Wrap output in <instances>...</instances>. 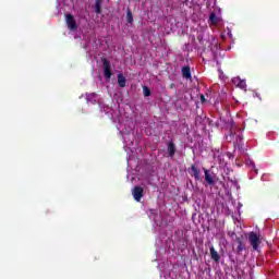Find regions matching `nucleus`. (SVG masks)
<instances>
[{"label":"nucleus","mask_w":279,"mask_h":279,"mask_svg":"<svg viewBox=\"0 0 279 279\" xmlns=\"http://www.w3.org/2000/svg\"><path fill=\"white\" fill-rule=\"evenodd\" d=\"M248 243L253 247L254 252H258L263 241L260 240V235L258 233L252 231L248 233Z\"/></svg>","instance_id":"obj_1"},{"label":"nucleus","mask_w":279,"mask_h":279,"mask_svg":"<svg viewBox=\"0 0 279 279\" xmlns=\"http://www.w3.org/2000/svg\"><path fill=\"white\" fill-rule=\"evenodd\" d=\"M100 60L102 62L104 75L107 80H110V77H112V69L110 65V61L104 57H101Z\"/></svg>","instance_id":"obj_2"},{"label":"nucleus","mask_w":279,"mask_h":279,"mask_svg":"<svg viewBox=\"0 0 279 279\" xmlns=\"http://www.w3.org/2000/svg\"><path fill=\"white\" fill-rule=\"evenodd\" d=\"M65 23L70 32H77V22L75 21L73 14H68L65 16Z\"/></svg>","instance_id":"obj_3"},{"label":"nucleus","mask_w":279,"mask_h":279,"mask_svg":"<svg viewBox=\"0 0 279 279\" xmlns=\"http://www.w3.org/2000/svg\"><path fill=\"white\" fill-rule=\"evenodd\" d=\"M132 195H133V199H135V202H141V199H143L144 195H145V189H143L142 186H134L132 190Z\"/></svg>","instance_id":"obj_4"},{"label":"nucleus","mask_w":279,"mask_h":279,"mask_svg":"<svg viewBox=\"0 0 279 279\" xmlns=\"http://www.w3.org/2000/svg\"><path fill=\"white\" fill-rule=\"evenodd\" d=\"M190 175H192V178H194L195 180L202 181V170H199V168H197V166L192 165L191 169L189 170Z\"/></svg>","instance_id":"obj_5"},{"label":"nucleus","mask_w":279,"mask_h":279,"mask_svg":"<svg viewBox=\"0 0 279 279\" xmlns=\"http://www.w3.org/2000/svg\"><path fill=\"white\" fill-rule=\"evenodd\" d=\"M203 171L205 173V182H207L209 186H215V178H213V174H210V171L206 168H204Z\"/></svg>","instance_id":"obj_6"},{"label":"nucleus","mask_w":279,"mask_h":279,"mask_svg":"<svg viewBox=\"0 0 279 279\" xmlns=\"http://www.w3.org/2000/svg\"><path fill=\"white\" fill-rule=\"evenodd\" d=\"M182 77L184 80H192L193 75L191 74V66L185 65L181 69Z\"/></svg>","instance_id":"obj_7"},{"label":"nucleus","mask_w":279,"mask_h":279,"mask_svg":"<svg viewBox=\"0 0 279 279\" xmlns=\"http://www.w3.org/2000/svg\"><path fill=\"white\" fill-rule=\"evenodd\" d=\"M209 252L211 260H214L215 263H219L221 260V256H219V253L215 250V246H211L209 248Z\"/></svg>","instance_id":"obj_8"},{"label":"nucleus","mask_w":279,"mask_h":279,"mask_svg":"<svg viewBox=\"0 0 279 279\" xmlns=\"http://www.w3.org/2000/svg\"><path fill=\"white\" fill-rule=\"evenodd\" d=\"M167 151H168L169 158H173V156H175V151H177L175 143L169 142L168 147H167Z\"/></svg>","instance_id":"obj_9"},{"label":"nucleus","mask_w":279,"mask_h":279,"mask_svg":"<svg viewBox=\"0 0 279 279\" xmlns=\"http://www.w3.org/2000/svg\"><path fill=\"white\" fill-rule=\"evenodd\" d=\"M234 148L235 149H243V135H236L235 142H234Z\"/></svg>","instance_id":"obj_10"},{"label":"nucleus","mask_w":279,"mask_h":279,"mask_svg":"<svg viewBox=\"0 0 279 279\" xmlns=\"http://www.w3.org/2000/svg\"><path fill=\"white\" fill-rule=\"evenodd\" d=\"M235 243H238L236 253L241 254V252H243V250H245V244H243V238H236Z\"/></svg>","instance_id":"obj_11"},{"label":"nucleus","mask_w":279,"mask_h":279,"mask_svg":"<svg viewBox=\"0 0 279 279\" xmlns=\"http://www.w3.org/2000/svg\"><path fill=\"white\" fill-rule=\"evenodd\" d=\"M126 82L128 80L125 78V76H123V74H118V85L120 86V88H125Z\"/></svg>","instance_id":"obj_12"},{"label":"nucleus","mask_w":279,"mask_h":279,"mask_svg":"<svg viewBox=\"0 0 279 279\" xmlns=\"http://www.w3.org/2000/svg\"><path fill=\"white\" fill-rule=\"evenodd\" d=\"M126 22L132 25L134 23V15L132 14V10L128 9L126 11Z\"/></svg>","instance_id":"obj_13"},{"label":"nucleus","mask_w":279,"mask_h":279,"mask_svg":"<svg viewBox=\"0 0 279 279\" xmlns=\"http://www.w3.org/2000/svg\"><path fill=\"white\" fill-rule=\"evenodd\" d=\"M95 12H96V14H101V0H96Z\"/></svg>","instance_id":"obj_14"},{"label":"nucleus","mask_w":279,"mask_h":279,"mask_svg":"<svg viewBox=\"0 0 279 279\" xmlns=\"http://www.w3.org/2000/svg\"><path fill=\"white\" fill-rule=\"evenodd\" d=\"M143 94H144V97H149L151 95V89H149V87L147 86H144Z\"/></svg>","instance_id":"obj_15"},{"label":"nucleus","mask_w":279,"mask_h":279,"mask_svg":"<svg viewBox=\"0 0 279 279\" xmlns=\"http://www.w3.org/2000/svg\"><path fill=\"white\" fill-rule=\"evenodd\" d=\"M209 21H211V23H214V25H217V23H218L217 15L215 13H211L209 15Z\"/></svg>","instance_id":"obj_16"},{"label":"nucleus","mask_w":279,"mask_h":279,"mask_svg":"<svg viewBox=\"0 0 279 279\" xmlns=\"http://www.w3.org/2000/svg\"><path fill=\"white\" fill-rule=\"evenodd\" d=\"M201 101H206V97H204V95L201 96Z\"/></svg>","instance_id":"obj_17"},{"label":"nucleus","mask_w":279,"mask_h":279,"mask_svg":"<svg viewBox=\"0 0 279 279\" xmlns=\"http://www.w3.org/2000/svg\"><path fill=\"white\" fill-rule=\"evenodd\" d=\"M244 84H245V82H241V83H240V86H243Z\"/></svg>","instance_id":"obj_18"},{"label":"nucleus","mask_w":279,"mask_h":279,"mask_svg":"<svg viewBox=\"0 0 279 279\" xmlns=\"http://www.w3.org/2000/svg\"><path fill=\"white\" fill-rule=\"evenodd\" d=\"M173 86H175V85H174V84H171V85H170V88H173Z\"/></svg>","instance_id":"obj_19"},{"label":"nucleus","mask_w":279,"mask_h":279,"mask_svg":"<svg viewBox=\"0 0 279 279\" xmlns=\"http://www.w3.org/2000/svg\"><path fill=\"white\" fill-rule=\"evenodd\" d=\"M255 173H258V169H255Z\"/></svg>","instance_id":"obj_20"}]
</instances>
